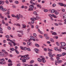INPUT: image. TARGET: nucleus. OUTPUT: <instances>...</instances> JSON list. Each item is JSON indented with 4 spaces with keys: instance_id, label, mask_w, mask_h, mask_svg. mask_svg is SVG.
Instances as JSON below:
<instances>
[{
    "instance_id": "1",
    "label": "nucleus",
    "mask_w": 66,
    "mask_h": 66,
    "mask_svg": "<svg viewBox=\"0 0 66 66\" xmlns=\"http://www.w3.org/2000/svg\"><path fill=\"white\" fill-rule=\"evenodd\" d=\"M29 8L28 9V11H33V9L34 8V6L32 5H30L29 6Z\"/></svg>"
},
{
    "instance_id": "2",
    "label": "nucleus",
    "mask_w": 66,
    "mask_h": 66,
    "mask_svg": "<svg viewBox=\"0 0 66 66\" xmlns=\"http://www.w3.org/2000/svg\"><path fill=\"white\" fill-rule=\"evenodd\" d=\"M30 19L31 20V23H32V24H33V23H34V21H35V20H36L35 18H30Z\"/></svg>"
},
{
    "instance_id": "3",
    "label": "nucleus",
    "mask_w": 66,
    "mask_h": 66,
    "mask_svg": "<svg viewBox=\"0 0 66 66\" xmlns=\"http://www.w3.org/2000/svg\"><path fill=\"white\" fill-rule=\"evenodd\" d=\"M60 44L62 47H65L66 46V43L63 42H61Z\"/></svg>"
},
{
    "instance_id": "4",
    "label": "nucleus",
    "mask_w": 66,
    "mask_h": 66,
    "mask_svg": "<svg viewBox=\"0 0 66 66\" xmlns=\"http://www.w3.org/2000/svg\"><path fill=\"white\" fill-rule=\"evenodd\" d=\"M20 48L22 50H27V48L26 47H23L21 46H20Z\"/></svg>"
},
{
    "instance_id": "5",
    "label": "nucleus",
    "mask_w": 66,
    "mask_h": 66,
    "mask_svg": "<svg viewBox=\"0 0 66 66\" xmlns=\"http://www.w3.org/2000/svg\"><path fill=\"white\" fill-rule=\"evenodd\" d=\"M29 42H27V44L28 45L31 46L32 45V42L31 41H30V40L29 41Z\"/></svg>"
},
{
    "instance_id": "6",
    "label": "nucleus",
    "mask_w": 66,
    "mask_h": 66,
    "mask_svg": "<svg viewBox=\"0 0 66 66\" xmlns=\"http://www.w3.org/2000/svg\"><path fill=\"white\" fill-rule=\"evenodd\" d=\"M41 61L43 63H46V60L44 58H43L41 59Z\"/></svg>"
},
{
    "instance_id": "7",
    "label": "nucleus",
    "mask_w": 66,
    "mask_h": 66,
    "mask_svg": "<svg viewBox=\"0 0 66 66\" xmlns=\"http://www.w3.org/2000/svg\"><path fill=\"white\" fill-rule=\"evenodd\" d=\"M2 52H3L4 53H5V54H6V55H8V53H7V52H5V50H2Z\"/></svg>"
},
{
    "instance_id": "8",
    "label": "nucleus",
    "mask_w": 66,
    "mask_h": 66,
    "mask_svg": "<svg viewBox=\"0 0 66 66\" xmlns=\"http://www.w3.org/2000/svg\"><path fill=\"white\" fill-rule=\"evenodd\" d=\"M0 55L2 56H3L4 55V54L2 52H0Z\"/></svg>"
},
{
    "instance_id": "9",
    "label": "nucleus",
    "mask_w": 66,
    "mask_h": 66,
    "mask_svg": "<svg viewBox=\"0 0 66 66\" xmlns=\"http://www.w3.org/2000/svg\"><path fill=\"white\" fill-rule=\"evenodd\" d=\"M30 37V39L28 40V41H30V40H32V39L34 38V37L33 36H31Z\"/></svg>"
},
{
    "instance_id": "10",
    "label": "nucleus",
    "mask_w": 66,
    "mask_h": 66,
    "mask_svg": "<svg viewBox=\"0 0 66 66\" xmlns=\"http://www.w3.org/2000/svg\"><path fill=\"white\" fill-rule=\"evenodd\" d=\"M4 2H5L3 1H0V5L2 4V5H3L4 4Z\"/></svg>"
},
{
    "instance_id": "11",
    "label": "nucleus",
    "mask_w": 66,
    "mask_h": 66,
    "mask_svg": "<svg viewBox=\"0 0 66 66\" xmlns=\"http://www.w3.org/2000/svg\"><path fill=\"white\" fill-rule=\"evenodd\" d=\"M35 52H36V53H38V52H39V50L37 48H36L35 49Z\"/></svg>"
},
{
    "instance_id": "12",
    "label": "nucleus",
    "mask_w": 66,
    "mask_h": 66,
    "mask_svg": "<svg viewBox=\"0 0 66 66\" xmlns=\"http://www.w3.org/2000/svg\"><path fill=\"white\" fill-rule=\"evenodd\" d=\"M52 53H51V52H50V53H48V54H50L49 56H50V57H53V55H52L50 54H51Z\"/></svg>"
},
{
    "instance_id": "13",
    "label": "nucleus",
    "mask_w": 66,
    "mask_h": 66,
    "mask_svg": "<svg viewBox=\"0 0 66 66\" xmlns=\"http://www.w3.org/2000/svg\"><path fill=\"white\" fill-rule=\"evenodd\" d=\"M29 56V55H25L24 56H22L21 57V58H23V57H27Z\"/></svg>"
},
{
    "instance_id": "14",
    "label": "nucleus",
    "mask_w": 66,
    "mask_h": 66,
    "mask_svg": "<svg viewBox=\"0 0 66 66\" xmlns=\"http://www.w3.org/2000/svg\"><path fill=\"white\" fill-rule=\"evenodd\" d=\"M11 42L12 43V44H13V45L14 46H16V45H17V44L16 43H15V42H13V41H12V40H11Z\"/></svg>"
},
{
    "instance_id": "15",
    "label": "nucleus",
    "mask_w": 66,
    "mask_h": 66,
    "mask_svg": "<svg viewBox=\"0 0 66 66\" xmlns=\"http://www.w3.org/2000/svg\"><path fill=\"white\" fill-rule=\"evenodd\" d=\"M0 17L2 19H4V16H2V14L1 13L0 14Z\"/></svg>"
},
{
    "instance_id": "16",
    "label": "nucleus",
    "mask_w": 66,
    "mask_h": 66,
    "mask_svg": "<svg viewBox=\"0 0 66 66\" xmlns=\"http://www.w3.org/2000/svg\"><path fill=\"white\" fill-rule=\"evenodd\" d=\"M57 63L58 64H60L62 62V60H59L57 61Z\"/></svg>"
},
{
    "instance_id": "17",
    "label": "nucleus",
    "mask_w": 66,
    "mask_h": 66,
    "mask_svg": "<svg viewBox=\"0 0 66 66\" xmlns=\"http://www.w3.org/2000/svg\"><path fill=\"white\" fill-rule=\"evenodd\" d=\"M14 51L16 52L17 54H19V51H18V50L16 49H15Z\"/></svg>"
},
{
    "instance_id": "18",
    "label": "nucleus",
    "mask_w": 66,
    "mask_h": 66,
    "mask_svg": "<svg viewBox=\"0 0 66 66\" xmlns=\"http://www.w3.org/2000/svg\"><path fill=\"white\" fill-rule=\"evenodd\" d=\"M3 29L2 28H0V33H3V32L2 31Z\"/></svg>"
},
{
    "instance_id": "19",
    "label": "nucleus",
    "mask_w": 66,
    "mask_h": 66,
    "mask_svg": "<svg viewBox=\"0 0 66 66\" xmlns=\"http://www.w3.org/2000/svg\"><path fill=\"white\" fill-rule=\"evenodd\" d=\"M22 61L23 63H24V62H26V60L24 59V58L22 59Z\"/></svg>"
},
{
    "instance_id": "20",
    "label": "nucleus",
    "mask_w": 66,
    "mask_h": 66,
    "mask_svg": "<svg viewBox=\"0 0 66 66\" xmlns=\"http://www.w3.org/2000/svg\"><path fill=\"white\" fill-rule=\"evenodd\" d=\"M63 18L66 19V14H65L63 15Z\"/></svg>"
},
{
    "instance_id": "21",
    "label": "nucleus",
    "mask_w": 66,
    "mask_h": 66,
    "mask_svg": "<svg viewBox=\"0 0 66 66\" xmlns=\"http://www.w3.org/2000/svg\"><path fill=\"white\" fill-rule=\"evenodd\" d=\"M55 14L56 15H58L59 14V12L58 11H55Z\"/></svg>"
},
{
    "instance_id": "22",
    "label": "nucleus",
    "mask_w": 66,
    "mask_h": 66,
    "mask_svg": "<svg viewBox=\"0 0 66 66\" xmlns=\"http://www.w3.org/2000/svg\"><path fill=\"white\" fill-rule=\"evenodd\" d=\"M22 26L23 27H22V28H23V29H24V28H26V27H27L25 25H24V24H22Z\"/></svg>"
},
{
    "instance_id": "23",
    "label": "nucleus",
    "mask_w": 66,
    "mask_h": 66,
    "mask_svg": "<svg viewBox=\"0 0 66 66\" xmlns=\"http://www.w3.org/2000/svg\"><path fill=\"white\" fill-rule=\"evenodd\" d=\"M19 15L18 14H17L16 15V16H15V18H17V19L18 20H19V16H18Z\"/></svg>"
},
{
    "instance_id": "24",
    "label": "nucleus",
    "mask_w": 66,
    "mask_h": 66,
    "mask_svg": "<svg viewBox=\"0 0 66 66\" xmlns=\"http://www.w3.org/2000/svg\"><path fill=\"white\" fill-rule=\"evenodd\" d=\"M52 35H56L57 33L55 32H53L52 34Z\"/></svg>"
},
{
    "instance_id": "25",
    "label": "nucleus",
    "mask_w": 66,
    "mask_h": 66,
    "mask_svg": "<svg viewBox=\"0 0 66 66\" xmlns=\"http://www.w3.org/2000/svg\"><path fill=\"white\" fill-rule=\"evenodd\" d=\"M37 7H39L40 9L42 8V6L40 4H38L37 5Z\"/></svg>"
},
{
    "instance_id": "26",
    "label": "nucleus",
    "mask_w": 66,
    "mask_h": 66,
    "mask_svg": "<svg viewBox=\"0 0 66 66\" xmlns=\"http://www.w3.org/2000/svg\"><path fill=\"white\" fill-rule=\"evenodd\" d=\"M8 43L9 45H10V47H12V46H13V44L12 43H11L10 42H8Z\"/></svg>"
},
{
    "instance_id": "27",
    "label": "nucleus",
    "mask_w": 66,
    "mask_h": 66,
    "mask_svg": "<svg viewBox=\"0 0 66 66\" xmlns=\"http://www.w3.org/2000/svg\"><path fill=\"white\" fill-rule=\"evenodd\" d=\"M18 15L19 17H20V18H22L23 17V16L20 14H19Z\"/></svg>"
},
{
    "instance_id": "28",
    "label": "nucleus",
    "mask_w": 66,
    "mask_h": 66,
    "mask_svg": "<svg viewBox=\"0 0 66 66\" xmlns=\"http://www.w3.org/2000/svg\"><path fill=\"white\" fill-rule=\"evenodd\" d=\"M27 50L28 51H31V49L29 48H27Z\"/></svg>"
},
{
    "instance_id": "29",
    "label": "nucleus",
    "mask_w": 66,
    "mask_h": 66,
    "mask_svg": "<svg viewBox=\"0 0 66 66\" xmlns=\"http://www.w3.org/2000/svg\"><path fill=\"white\" fill-rule=\"evenodd\" d=\"M23 65V66H29L28 64H25V63H24Z\"/></svg>"
},
{
    "instance_id": "30",
    "label": "nucleus",
    "mask_w": 66,
    "mask_h": 66,
    "mask_svg": "<svg viewBox=\"0 0 66 66\" xmlns=\"http://www.w3.org/2000/svg\"><path fill=\"white\" fill-rule=\"evenodd\" d=\"M36 46L38 47H39V45L38 44H36L35 45Z\"/></svg>"
},
{
    "instance_id": "31",
    "label": "nucleus",
    "mask_w": 66,
    "mask_h": 66,
    "mask_svg": "<svg viewBox=\"0 0 66 66\" xmlns=\"http://www.w3.org/2000/svg\"><path fill=\"white\" fill-rule=\"evenodd\" d=\"M53 38L55 39H58V36H55L53 37Z\"/></svg>"
},
{
    "instance_id": "32",
    "label": "nucleus",
    "mask_w": 66,
    "mask_h": 66,
    "mask_svg": "<svg viewBox=\"0 0 66 66\" xmlns=\"http://www.w3.org/2000/svg\"><path fill=\"white\" fill-rule=\"evenodd\" d=\"M50 40L51 42H52V43H53V42H54V40H53V38H51L50 39Z\"/></svg>"
},
{
    "instance_id": "33",
    "label": "nucleus",
    "mask_w": 66,
    "mask_h": 66,
    "mask_svg": "<svg viewBox=\"0 0 66 66\" xmlns=\"http://www.w3.org/2000/svg\"><path fill=\"white\" fill-rule=\"evenodd\" d=\"M66 55V53H62V55H63V56H64V55Z\"/></svg>"
},
{
    "instance_id": "34",
    "label": "nucleus",
    "mask_w": 66,
    "mask_h": 66,
    "mask_svg": "<svg viewBox=\"0 0 66 66\" xmlns=\"http://www.w3.org/2000/svg\"><path fill=\"white\" fill-rule=\"evenodd\" d=\"M58 4H59V5H60L61 6H63V4L62 3H58Z\"/></svg>"
},
{
    "instance_id": "35",
    "label": "nucleus",
    "mask_w": 66,
    "mask_h": 66,
    "mask_svg": "<svg viewBox=\"0 0 66 66\" xmlns=\"http://www.w3.org/2000/svg\"><path fill=\"white\" fill-rule=\"evenodd\" d=\"M55 11L54 10H51V12L52 13H53L55 12Z\"/></svg>"
},
{
    "instance_id": "36",
    "label": "nucleus",
    "mask_w": 66,
    "mask_h": 66,
    "mask_svg": "<svg viewBox=\"0 0 66 66\" xmlns=\"http://www.w3.org/2000/svg\"><path fill=\"white\" fill-rule=\"evenodd\" d=\"M39 18H40L39 16H36L35 18L36 20H38V19H39Z\"/></svg>"
},
{
    "instance_id": "37",
    "label": "nucleus",
    "mask_w": 66,
    "mask_h": 66,
    "mask_svg": "<svg viewBox=\"0 0 66 66\" xmlns=\"http://www.w3.org/2000/svg\"><path fill=\"white\" fill-rule=\"evenodd\" d=\"M3 9V6H0V10H2Z\"/></svg>"
},
{
    "instance_id": "38",
    "label": "nucleus",
    "mask_w": 66,
    "mask_h": 66,
    "mask_svg": "<svg viewBox=\"0 0 66 66\" xmlns=\"http://www.w3.org/2000/svg\"><path fill=\"white\" fill-rule=\"evenodd\" d=\"M10 50H11L12 51H13L15 50V49H14V48H10Z\"/></svg>"
},
{
    "instance_id": "39",
    "label": "nucleus",
    "mask_w": 66,
    "mask_h": 66,
    "mask_svg": "<svg viewBox=\"0 0 66 66\" xmlns=\"http://www.w3.org/2000/svg\"><path fill=\"white\" fill-rule=\"evenodd\" d=\"M13 65V64L12 63H9L8 64V66H12Z\"/></svg>"
},
{
    "instance_id": "40",
    "label": "nucleus",
    "mask_w": 66,
    "mask_h": 66,
    "mask_svg": "<svg viewBox=\"0 0 66 66\" xmlns=\"http://www.w3.org/2000/svg\"><path fill=\"white\" fill-rule=\"evenodd\" d=\"M2 11H3V12H5V11H6V9H3V10H2Z\"/></svg>"
},
{
    "instance_id": "41",
    "label": "nucleus",
    "mask_w": 66,
    "mask_h": 66,
    "mask_svg": "<svg viewBox=\"0 0 66 66\" xmlns=\"http://www.w3.org/2000/svg\"><path fill=\"white\" fill-rule=\"evenodd\" d=\"M33 13L35 15H37V12L36 11H34L33 12Z\"/></svg>"
},
{
    "instance_id": "42",
    "label": "nucleus",
    "mask_w": 66,
    "mask_h": 66,
    "mask_svg": "<svg viewBox=\"0 0 66 66\" xmlns=\"http://www.w3.org/2000/svg\"><path fill=\"white\" fill-rule=\"evenodd\" d=\"M34 62V61L33 60H32L30 62V64H32V63H33Z\"/></svg>"
},
{
    "instance_id": "43",
    "label": "nucleus",
    "mask_w": 66,
    "mask_h": 66,
    "mask_svg": "<svg viewBox=\"0 0 66 66\" xmlns=\"http://www.w3.org/2000/svg\"><path fill=\"white\" fill-rule=\"evenodd\" d=\"M38 62H40L42 61V60H41V59H40V58H38Z\"/></svg>"
},
{
    "instance_id": "44",
    "label": "nucleus",
    "mask_w": 66,
    "mask_h": 66,
    "mask_svg": "<svg viewBox=\"0 0 66 66\" xmlns=\"http://www.w3.org/2000/svg\"><path fill=\"white\" fill-rule=\"evenodd\" d=\"M57 56L58 57H61V56H62V55H61L59 54H57Z\"/></svg>"
},
{
    "instance_id": "45",
    "label": "nucleus",
    "mask_w": 66,
    "mask_h": 66,
    "mask_svg": "<svg viewBox=\"0 0 66 66\" xmlns=\"http://www.w3.org/2000/svg\"><path fill=\"white\" fill-rule=\"evenodd\" d=\"M15 3L16 4H19V2L17 1H15Z\"/></svg>"
},
{
    "instance_id": "46",
    "label": "nucleus",
    "mask_w": 66,
    "mask_h": 66,
    "mask_svg": "<svg viewBox=\"0 0 66 66\" xmlns=\"http://www.w3.org/2000/svg\"><path fill=\"white\" fill-rule=\"evenodd\" d=\"M16 32H19V33H22V30L17 31Z\"/></svg>"
},
{
    "instance_id": "47",
    "label": "nucleus",
    "mask_w": 66,
    "mask_h": 66,
    "mask_svg": "<svg viewBox=\"0 0 66 66\" xmlns=\"http://www.w3.org/2000/svg\"><path fill=\"white\" fill-rule=\"evenodd\" d=\"M11 16L13 17H15L16 18V16H15V14H12L11 15Z\"/></svg>"
},
{
    "instance_id": "48",
    "label": "nucleus",
    "mask_w": 66,
    "mask_h": 66,
    "mask_svg": "<svg viewBox=\"0 0 66 66\" xmlns=\"http://www.w3.org/2000/svg\"><path fill=\"white\" fill-rule=\"evenodd\" d=\"M61 34H62L63 35L64 34H66V32H61Z\"/></svg>"
},
{
    "instance_id": "49",
    "label": "nucleus",
    "mask_w": 66,
    "mask_h": 66,
    "mask_svg": "<svg viewBox=\"0 0 66 66\" xmlns=\"http://www.w3.org/2000/svg\"><path fill=\"white\" fill-rule=\"evenodd\" d=\"M56 45H57V46H60V44L59 43H58V42H56Z\"/></svg>"
},
{
    "instance_id": "50",
    "label": "nucleus",
    "mask_w": 66,
    "mask_h": 66,
    "mask_svg": "<svg viewBox=\"0 0 66 66\" xmlns=\"http://www.w3.org/2000/svg\"><path fill=\"white\" fill-rule=\"evenodd\" d=\"M39 37H40V38H43V36H40V35H39Z\"/></svg>"
},
{
    "instance_id": "51",
    "label": "nucleus",
    "mask_w": 66,
    "mask_h": 66,
    "mask_svg": "<svg viewBox=\"0 0 66 66\" xmlns=\"http://www.w3.org/2000/svg\"><path fill=\"white\" fill-rule=\"evenodd\" d=\"M1 60L2 62H4L5 61V60L4 59H1Z\"/></svg>"
},
{
    "instance_id": "52",
    "label": "nucleus",
    "mask_w": 66,
    "mask_h": 66,
    "mask_svg": "<svg viewBox=\"0 0 66 66\" xmlns=\"http://www.w3.org/2000/svg\"><path fill=\"white\" fill-rule=\"evenodd\" d=\"M5 37H6V38H10V37H9V36L8 35H6L5 36Z\"/></svg>"
},
{
    "instance_id": "53",
    "label": "nucleus",
    "mask_w": 66,
    "mask_h": 66,
    "mask_svg": "<svg viewBox=\"0 0 66 66\" xmlns=\"http://www.w3.org/2000/svg\"><path fill=\"white\" fill-rule=\"evenodd\" d=\"M5 2L6 3V4H8L9 3V2L7 0Z\"/></svg>"
},
{
    "instance_id": "54",
    "label": "nucleus",
    "mask_w": 66,
    "mask_h": 66,
    "mask_svg": "<svg viewBox=\"0 0 66 66\" xmlns=\"http://www.w3.org/2000/svg\"><path fill=\"white\" fill-rule=\"evenodd\" d=\"M44 11L45 12H48V10L47 9H45L44 10Z\"/></svg>"
},
{
    "instance_id": "55",
    "label": "nucleus",
    "mask_w": 66,
    "mask_h": 66,
    "mask_svg": "<svg viewBox=\"0 0 66 66\" xmlns=\"http://www.w3.org/2000/svg\"><path fill=\"white\" fill-rule=\"evenodd\" d=\"M8 62H9V63H12V61H11V60H8Z\"/></svg>"
},
{
    "instance_id": "56",
    "label": "nucleus",
    "mask_w": 66,
    "mask_h": 66,
    "mask_svg": "<svg viewBox=\"0 0 66 66\" xmlns=\"http://www.w3.org/2000/svg\"><path fill=\"white\" fill-rule=\"evenodd\" d=\"M34 28V26L33 25H31V28L32 29H33Z\"/></svg>"
},
{
    "instance_id": "57",
    "label": "nucleus",
    "mask_w": 66,
    "mask_h": 66,
    "mask_svg": "<svg viewBox=\"0 0 66 66\" xmlns=\"http://www.w3.org/2000/svg\"><path fill=\"white\" fill-rule=\"evenodd\" d=\"M46 39H49V37H46Z\"/></svg>"
},
{
    "instance_id": "58",
    "label": "nucleus",
    "mask_w": 66,
    "mask_h": 66,
    "mask_svg": "<svg viewBox=\"0 0 66 66\" xmlns=\"http://www.w3.org/2000/svg\"><path fill=\"white\" fill-rule=\"evenodd\" d=\"M59 25L61 26V25H63V23H58Z\"/></svg>"
},
{
    "instance_id": "59",
    "label": "nucleus",
    "mask_w": 66,
    "mask_h": 66,
    "mask_svg": "<svg viewBox=\"0 0 66 66\" xmlns=\"http://www.w3.org/2000/svg\"><path fill=\"white\" fill-rule=\"evenodd\" d=\"M57 62L56 61H55V65H57Z\"/></svg>"
},
{
    "instance_id": "60",
    "label": "nucleus",
    "mask_w": 66,
    "mask_h": 66,
    "mask_svg": "<svg viewBox=\"0 0 66 66\" xmlns=\"http://www.w3.org/2000/svg\"><path fill=\"white\" fill-rule=\"evenodd\" d=\"M54 50H56V51H57V50H58L57 48L56 47H55L54 48Z\"/></svg>"
},
{
    "instance_id": "61",
    "label": "nucleus",
    "mask_w": 66,
    "mask_h": 66,
    "mask_svg": "<svg viewBox=\"0 0 66 66\" xmlns=\"http://www.w3.org/2000/svg\"><path fill=\"white\" fill-rule=\"evenodd\" d=\"M21 65V64L20 63H18L17 64V66H20Z\"/></svg>"
},
{
    "instance_id": "62",
    "label": "nucleus",
    "mask_w": 66,
    "mask_h": 66,
    "mask_svg": "<svg viewBox=\"0 0 66 66\" xmlns=\"http://www.w3.org/2000/svg\"><path fill=\"white\" fill-rule=\"evenodd\" d=\"M48 51H50V52L52 51V50L50 49L49 48H48Z\"/></svg>"
},
{
    "instance_id": "63",
    "label": "nucleus",
    "mask_w": 66,
    "mask_h": 66,
    "mask_svg": "<svg viewBox=\"0 0 66 66\" xmlns=\"http://www.w3.org/2000/svg\"><path fill=\"white\" fill-rule=\"evenodd\" d=\"M18 37H21V35L20 34H18Z\"/></svg>"
},
{
    "instance_id": "64",
    "label": "nucleus",
    "mask_w": 66,
    "mask_h": 66,
    "mask_svg": "<svg viewBox=\"0 0 66 66\" xmlns=\"http://www.w3.org/2000/svg\"><path fill=\"white\" fill-rule=\"evenodd\" d=\"M8 29L9 30H11V28L10 27H8Z\"/></svg>"
}]
</instances>
